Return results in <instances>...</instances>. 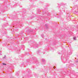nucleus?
Wrapping results in <instances>:
<instances>
[{
  "instance_id": "39448f33",
  "label": "nucleus",
  "mask_w": 78,
  "mask_h": 78,
  "mask_svg": "<svg viewBox=\"0 0 78 78\" xmlns=\"http://www.w3.org/2000/svg\"><path fill=\"white\" fill-rule=\"evenodd\" d=\"M41 36L42 37H44V35L43 34H42L41 35Z\"/></svg>"
},
{
  "instance_id": "6e6552de",
  "label": "nucleus",
  "mask_w": 78,
  "mask_h": 78,
  "mask_svg": "<svg viewBox=\"0 0 78 78\" xmlns=\"http://www.w3.org/2000/svg\"><path fill=\"white\" fill-rule=\"evenodd\" d=\"M4 59H5V58H6V55L4 56V57L3 58Z\"/></svg>"
},
{
  "instance_id": "9b49d317",
  "label": "nucleus",
  "mask_w": 78,
  "mask_h": 78,
  "mask_svg": "<svg viewBox=\"0 0 78 78\" xmlns=\"http://www.w3.org/2000/svg\"><path fill=\"white\" fill-rule=\"evenodd\" d=\"M53 69H55V67H53Z\"/></svg>"
},
{
  "instance_id": "0eeeda50",
  "label": "nucleus",
  "mask_w": 78,
  "mask_h": 78,
  "mask_svg": "<svg viewBox=\"0 0 78 78\" xmlns=\"http://www.w3.org/2000/svg\"><path fill=\"white\" fill-rule=\"evenodd\" d=\"M2 65H6V64H5V63H2Z\"/></svg>"
},
{
  "instance_id": "f03ea898",
  "label": "nucleus",
  "mask_w": 78,
  "mask_h": 78,
  "mask_svg": "<svg viewBox=\"0 0 78 78\" xmlns=\"http://www.w3.org/2000/svg\"><path fill=\"white\" fill-rule=\"evenodd\" d=\"M71 54H72V52H69V53H68L67 54V56H68V55H71Z\"/></svg>"
},
{
  "instance_id": "f257e3e1",
  "label": "nucleus",
  "mask_w": 78,
  "mask_h": 78,
  "mask_svg": "<svg viewBox=\"0 0 78 78\" xmlns=\"http://www.w3.org/2000/svg\"><path fill=\"white\" fill-rule=\"evenodd\" d=\"M42 61L43 62H46V61H45V59H42Z\"/></svg>"
},
{
  "instance_id": "423d86ee",
  "label": "nucleus",
  "mask_w": 78,
  "mask_h": 78,
  "mask_svg": "<svg viewBox=\"0 0 78 78\" xmlns=\"http://www.w3.org/2000/svg\"><path fill=\"white\" fill-rule=\"evenodd\" d=\"M40 52V51H37V53L38 54H39V53Z\"/></svg>"
},
{
  "instance_id": "9d476101",
  "label": "nucleus",
  "mask_w": 78,
  "mask_h": 78,
  "mask_svg": "<svg viewBox=\"0 0 78 78\" xmlns=\"http://www.w3.org/2000/svg\"><path fill=\"white\" fill-rule=\"evenodd\" d=\"M78 62V60L77 59V61H75L76 62Z\"/></svg>"
},
{
  "instance_id": "20e7f679",
  "label": "nucleus",
  "mask_w": 78,
  "mask_h": 78,
  "mask_svg": "<svg viewBox=\"0 0 78 78\" xmlns=\"http://www.w3.org/2000/svg\"><path fill=\"white\" fill-rule=\"evenodd\" d=\"M45 27H46V28H48V24H46L45 25Z\"/></svg>"
},
{
  "instance_id": "1a4fd4ad",
  "label": "nucleus",
  "mask_w": 78,
  "mask_h": 78,
  "mask_svg": "<svg viewBox=\"0 0 78 78\" xmlns=\"http://www.w3.org/2000/svg\"><path fill=\"white\" fill-rule=\"evenodd\" d=\"M37 47H38L37 46H36V47H34V48H37Z\"/></svg>"
},
{
  "instance_id": "7ed1b4c3",
  "label": "nucleus",
  "mask_w": 78,
  "mask_h": 78,
  "mask_svg": "<svg viewBox=\"0 0 78 78\" xmlns=\"http://www.w3.org/2000/svg\"><path fill=\"white\" fill-rule=\"evenodd\" d=\"M73 39L75 41H76V37H73Z\"/></svg>"
},
{
  "instance_id": "ddd939ff",
  "label": "nucleus",
  "mask_w": 78,
  "mask_h": 78,
  "mask_svg": "<svg viewBox=\"0 0 78 78\" xmlns=\"http://www.w3.org/2000/svg\"><path fill=\"white\" fill-rule=\"evenodd\" d=\"M0 55H2V54H0Z\"/></svg>"
},
{
  "instance_id": "f8f14e48",
  "label": "nucleus",
  "mask_w": 78,
  "mask_h": 78,
  "mask_svg": "<svg viewBox=\"0 0 78 78\" xmlns=\"http://www.w3.org/2000/svg\"><path fill=\"white\" fill-rule=\"evenodd\" d=\"M18 72V73H19V72Z\"/></svg>"
}]
</instances>
